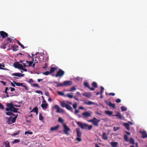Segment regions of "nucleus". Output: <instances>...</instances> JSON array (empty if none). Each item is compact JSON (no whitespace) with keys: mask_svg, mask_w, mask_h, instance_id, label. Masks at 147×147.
<instances>
[{"mask_svg":"<svg viewBox=\"0 0 147 147\" xmlns=\"http://www.w3.org/2000/svg\"><path fill=\"white\" fill-rule=\"evenodd\" d=\"M76 90V88L74 86L72 87L70 89L69 91L70 92H73L74 91H75Z\"/></svg>","mask_w":147,"mask_h":147,"instance_id":"nucleus-43","label":"nucleus"},{"mask_svg":"<svg viewBox=\"0 0 147 147\" xmlns=\"http://www.w3.org/2000/svg\"><path fill=\"white\" fill-rule=\"evenodd\" d=\"M12 107V108H11L12 111H12L14 113H18V110H19L18 109L16 108L13 107Z\"/></svg>","mask_w":147,"mask_h":147,"instance_id":"nucleus-24","label":"nucleus"},{"mask_svg":"<svg viewBox=\"0 0 147 147\" xmlns=\"http://www.w3.org/2000/svg\"><path fill=\"white\" fill-rule=\"evenodd\" d=\"M8 90V88L7 87H6L5 88V92L6 94V96L7 97H9V96L8 95V94L7 91Z\"/></svg>","mask_w":147,"mask_h":147,"instance_id":"nucleus-31","label":"nucleus"},{"mask_svg":"<svg viewBox=\"0 0 147 147\" xmlns=\"http://www.w3.org/2000/svg\"><path fill=\"white\" fill-rule=\"evenodd\" d=\"M18 116V114H17L12 119H11L12 117L10 116L9 117L7 121V123L8 124L11 125L12 123H15L16 121V119L17 118Z\"/></svg>","mask_w":147,"mask_h":147,"instance_id":"nucleus-3","label":"nucleus"},{"mask_svg":"<svg viewBox=\"0 0 147 147\" xmlns=\"http://www.w3.org/2000/svg\"><path fill=\"white\" fill-rule=\"evenodd\" d=\"M44 119V117L42 116L41 114L40 113L39 115V119L40 120H42Z\"/></svg>","mask_w":147,"mask_h":147,"instance_id":"nucleus-51","label":"nucleus"},{"mask_svg":"<svg viewBox=\"0 0 147 147\" xmlns=\"http://www.w3.org/2000/svg\"><path fill=\"white\" fill-rule=\"evenodd\" d=\"M83 117L85 118L90 117L91 116V113L88 112H86L82 113Z\"/></svg>","mask_w":147,"mask_h":147,"instance_id":"nucleus-7","label":"nucleus"},{"mask_svg":"<svg viewBox=\"0 0 147 147\" xmlns=\"http://www.w3.org/2000/svg\"><path fill=\"white\" fill-rule=\"evenodd\" d=\"M104 87H103L102 86H101V91L100 92V94L101 95H102V91L104 90Z\"/></svg>","mask_w":147,"mask_h":147,"instance_id":"nucleus-57","label":"nucleus"},{"mask_svg":"<svg viewBox=\"0 0 147 147\" xmlns=\"http://www.w3.org/2000/svg\"><path fill=\"white\" fill-rule=\"evenodd\" d=\"M55 108L57 109V110L56 112L57 113H60V112L61 109H60L59 106L57 105H55L54 106Z\"/></svg>","mask_w":147,"mask_h":147,"instance_id":"nucleus-22","label":"nucleus"},{"mask_svg":"<svg viewBox=\"0 0 147 147\" xmlns=\"http://www.w3.org/2000/svg\"><path fill=\"white\" fill-rule=\"evenodd\" d=\"M64 86V82L63 83H61L59 82L58 84L56 86V87H58L59 86Z\"/></svg>","mask_w":147,"mask_h":147,"instance_id":"nucleus-40","label":"nucleus"},{"mask_svg":"<svg viewBox=\"0 0 147 147\" xmlns=\"http://www.w3.org/2000/svg\"><path fill=\"white\" fill-rule=\"evenodd\" d=\"M9 105H11L10 103H7V107L5 109V111H12V110L11 109V108H12V107H10L9 106Z\"/></svg>","mask_w":147,"mask_h":147,"instance_id":"nucleus-18","label":"nucleus"},{"mask_svg":"<svg viewBox=\"0 0 147 147\" xmlns=\"http://www.w3.org/2000/svg\"><path fill=\"white\" fill-rule=\"evenodd\" d=\"M108 95L109 96H114L115 95V94L114 93H110L108 94Z\"/></svg>","mask_w":147,"mask_h":147,"instance_id":"nucleus-63","label":"nucleus"},{"mask_svg":"<svg viewBox=\"0 0 147 147\" xmlns=\"http://www.w3.org/2000/svg\"><path fill=\"white\" fill-rule=\"evenodd\" d=\"M4 107L3 105H2L0 102V109H4Z\"/></svg>","mask_w":147,"mask_h":147,"instance_id":"nucleus-59","label":"nucleus"},{"mask_svg":"<svg viewBox=\"0 0 147 147\" xmlns=\"http://www.w3.org/2000/svg\"><path fill=\"white\" fill-rule=\"evenodd\" d=\"M72 94H73V93H67V95L65 96V97H68L70 98H72L73 97Z\"/></svg>","mask_w":147,"mask_h":147,"instance_id":"nucleus-20","label":"nucleus"},{"mask_svg":"<svg viewBox=\"0 0 147 147\" xmlns=\"http://www.w3.org/2000/svg\"><path fill=\"white\" fill-rule=\"evenodd\" d=\"M92 86L95 88H98L97 84L95 82H93L92 83Z\"/></svg>","mask_w":147,"mask_h":147,"instance_id":"nucleus-29","label":"nucleus"},{"mask_svg":"<svg viewBox=\"0 0 147 147\" xmlns=\"http://www.w3.org/2000/svg\"><path fill=\"white\" fill-rule=\"evenodd\" d=\"M126 127V129L128 131L130 130L129 125L128 123H124L123 124Z\"/></svg>","mask_w":147,"mask_h":147,"instance_id":"nucleus-21","label":"nucleus"},{"mask_svg":"<svg viewBox=\"0 0 147 147\" xmlns=\"http://www.w3.org/2000/svg\"><path fill=\"white\" fill-rule=\"evenodd\" d=\"M28 82L29 83H32L33 82V80L32 79H30L29 80Z\"/></svg>","mask_w":147,"mask_h":147,"instance_id":"nucleus-62","label":"nucleus"},{"mask_svg":"<svg viewBox=\"0 0 147 147\" xmlns=\"http://www.w3.org/2000/svg\"><path fill=\"white\" fill-rule=\"evenodd\" d=\"M63 131L64 133L67 136L69 135V131H70V128L65 124H63Z\"/></svg>","mask_w":147,"mask_h":147,"instance_id":"nucleus-5","label":"nucleus"},{"mask_svg":"<svg viewBox=\"0 0 147 147\" xmlns=\"http://www.w3.org/2000/svg\"><path fill=\"white\" fill-rule=\"evenodd\" d=\"M0 34L3 38H5L8 36V34L3 31H0Z\"/></svg>","mask_w":147,"mask_h":147,"instance_id":"nucleus-10","label":"nucleus"},{"mask_svg":"<svg viewBox=\"0 0 147 147\" xmlns=\"http://www.w3.org/2000/svg\"><path fill=\"white\" fill-rule=\"evenodd\" d=\"M11 105H9V106L11 107H20V105H19L18 106L17 105H13L12 103H10Z\"/></svg>","mask_w":147,"mask_h":147,"instance_id":"nucleus-42","label":"nucleus"},{"mask_svg":"<svg viewBox=\"0 0 147 147\" xmlns=\"http://www.w3.org/2000/svg\"><path fill=\"white\" fill-rule=\"evenodd\" d=\"M65 72L63 70L61 69H59L57 71L56 74L55 75V76L56 77H59L60 78L62 77L65 74Z\"/></svg>","mask_w":147,"mask_h":147,"instance_id":"nucleus-6","label":"nucleus"},{"mask_svg":"<svg viewBox=\"0 0 147 147\" xmlns=\"http://www.w3.org/2000/svg\"><path fill=\"white\" fill-rule=\"evenodd\" d=\"M34 112V113H35L37 115L38 113V109L37 107H34L32 109V110L30 111V112Z\"/></svg>","mask_w":147,"mask_h":147,"instance_id":"nucleus-19","label":"nucleus"},{"mask_svg":"<svg viewBox=\"0 0 147 147\" xmlns=\"http://www.w3.org/2000/svg\"><path fill=\"white\" fill-rule=\"evenodd\" d=\"M121 110L122 111H126L127 110V108L123 106L121 107Z\"/></svg>","mask_w":147,"mask_h":147,"instance_id":"nucleus-38","label":"nucleus"},{"mask_svg":"<svg viewBox=\"0 0 147 147\" xmlns=\"http://www.w3.org/2000/svg\"><path fill=\"white\" fill-rule=\"evenodd\" d=\"M73 83L71 81H64V86H68L72 85Z\"/></svg>","mask_w":147,"mask_h":147,"instance_id":"nucleus-8","label":"nucleus"},{"mask_svg":"<svg viewBox=\"0 0 147 147\" xmlns=\"http://www.w3.org/2000/svg\"><path fill=\"white\" fill-rule=\"evenodd\" d=\"M57 68L55 67H51L50 69V72L51 74L53 73H54L55 70H56Z\"/></svg>","mask_w":147,"mask_h":147,"instance_id":"nucleus-27","label":"nucleus"},{"mask_svg":"<svg viewBox=\"0 0 147 147\" xmlns=\"http://www.w3.org/2000/svg\"><path fill=\"white\" fill-rule=\"evenodd\" d=\"M48 105L47 103H42L41 105V107L42 109H46Z\"/></svg>","mask_w":147,"mask_h":147,"instance_id":"nucleus-26","label":"nucleus"},{"mask_svg":"<svg viewBox=\"0 0 147 147\" xmlns=\"http://www.w3.org/2000/svg\"><path fill=\"white\" fill-rule=\"evenodd\" d=\"M116 113L117 114L116 115H113L112 116L117 117L118 118L121 119H123L124 118V117L121 115L120 113L119 112H117Z\"/></svg>","mask_w":147,"mask_h":147,"instance_id":"nucleus-11","label":"nucleus"},{"mask_svg":"<svg viewBox=\"0 0 147 147\" xmlns=\"http://www.w3.org/2000/svg\"><path fill=\"white\" fill-rule=\"evenodd\" d=\"M113 129H114V131H116L119 129V127H113Z\"/></svg>","mask_w":147,"mask_h":147,"instance_id":"nucleus-56","label":"nucleus"},{"mask_svg":"<svg viewBox=\"0 0 147 147\" xmlns=\"http://www.w3.org/2000/svg\"><path fill=\"white\" fill-rule=\"evenodd\" d=\"M26 62H27L29 64L28 66L30 67L31 66V65L33 63V61H28L27 60L26 61Z\"/></svg>","mask_w":147,"mask_h":147,"instance_id":"nucleus-41","label":"nucleus"},{"mask_svg":"<svg viewBox=\"0 0 147 147\" xmlns=\"http://www.w3.org/2000/svg\"><path fill=\"white\" fill-rule=\"evenodd\" d=\"M124 139L125 141H128L129 139L127 135H125L124 136Z\"/></svg>","mask_w":147,"mask_h":147,"instance_id":"nucleus-44","label":"nucleus"},{"mask_svg":"<svg viewBox=\"0 0 147 147\" xmlns=\"http://www.w3.org/2000/svg\"><path fill=\"white\" fill-rule=\"evenodd\" d=\"M57 93H58V94L59 95H61V96H65V94H64V93L61 92L59 91H58L57 92Z\"/></svg>","mask_w":147,"mask_h":147,"instance_id":"nucleus-39","label":"nucleus"},{"mask_svg":"<svg viewBox=\"0 0 147 147\" xmlns=\"http://www.w3.org/2000/svg\"><path fill=\"white\" fill-rule=\"evenodd\" d=\"M5 147H10L9 142L7 141L5 142L4 143Z\"/></svg>","mask_w":147,"mask_h":147,"instance_id":"nucleus-35","label":"nucleus"},{"mask_svg":"<svg viewBox=\"0 0 147 147\" xmlns=\"http://www.w3.org/2000/svg\"><path fill=\"white\" fill-rule=\"evenodd\" d=\"M61 105L63 107H65L66 108L71 111H73L72 107L69 105L67 104L65 102H60Z\"/></svg>","mask_w":147,"mask_h":147,"instance_id":"nucleus-4","label":"nucleus"},{"mask_svg":"<svg viewBox=\"0 0 147 147\" xmlns=\"http://www.w3.org/2000/svg\"><path fill=\"white\" fill-rule=\"evenodd\" d=\"M12 48H13V51H16L18 50V49H16V46H13L11 47Z\"/></svg>","mask_w":147,"mask_h":147,"instance_id":"nucleus-55","label":"nucleus"},{"mask_svg":"<svg viewBox=\"0 0 147 147\" xmlns=\"http://www.w3.org/2000/svg\"><path fill=\"white\" fill-rule=\"evenodd\" d=\"M140 133L142 134V138L144 139L147 138V134L146 131H140Z\"/></svg>","mask_w":147,"mask_h":147,"instance_id":"nucleus-9","label":"nucleus"},{"mask_svg":"<svg viewBox=\"0 0 147 147\" xmlns=\"http://www.w3.org/2000/svg\"><path fill=\"white\" fill-rule=\"evenodd\" d=\"M116 102L118 103H119L121 102V100L119 98H117L116 100Z\"/></svg>","mask_w":147,"mask_h":147,"instance_id":"nucleus-61","label":"nucleus"},{"mask_svg":"<svg viewBox=\"0 0 147 147\" xmlns=\"http://www.w3.org/2000/svg\"><path fill=\"white\" fill-rule=\"evenodd\" d=\"M115 105L114 104L112 103L111 102V103H110V105L109 106L110 107H112L113 109H115Z\"/></svg>","mask_w":147,"mask_h":147,"instance_id":"nucleus-46","label":"nucleus"},{"mask_svg":"<svg viewBox=\"0 0 147 147\" xmlns=\"http://www.w3.org/2000/svg\"><path fill=\"white\" fill-rule=\"evenodd\" d=\"M105 103H106V104L107 105H108L109 106L110 105V103H111V102H110V101H107V100L105 101Z\"/></svg>","mask_w":147,"mask_h":147,"instance_id":"nucleus-64","label":"nucleus"},{"mask_svg":"<svg viewBox=\"0 0 147 147\" xmlns=\"http://www.w3.org/2000/svg\"><path fill=\"white\" fill-rule=\"evenodd\" d=\"M23 67V66H22V65L19 63L18 65V68L21 69Z\"/></svg>","mask_w":147,"mask_h":147,"instance_id":"nucleus-54","label":"nucleus"},{"mask_svg":"<svg viewBox=\"0 0 147 147\" xmlns=\"http://www.w3.org/2000/svg\"><path fill=\"white\" fill-rule=\"evenodd\" d=\"M17 43L23 49H24L25 48L24 46L22 45L20 42L18 40H17Z\"/></svg>","mask_w":147,"mask_h":147,"instance_id":"nucleus-33","label":"nucleus"},{"mask_svg":"<svg viewBox=\"0 0 147 147\" xmlns=\"http://www.w3.org/2000/svg\"><path fill=\"white\" fill-rule=\"evenodd\" d=\"M84 86L86 87H87L88 88H89L90 85L87 82H84Z\"/></svg>","mask_w":147,"mask_h":147,"instance_id":"nucleus-36","label":"nucleus"},{"mask_svg":"<svg viewBox=\"0 0 147 147\" xmlns=\"http://www.w3.org/2000/svg\"><path fill=\"white\" fill-rule=\"evenodd\" d=\"M32 86L35 87H38V88H40V87L38 85V84H37L35 83L33 84L32 85Z\"/></svg>","mask_w":147,"mask_h":147,"instance_id":"nucleus-45","label":"nucleus"},{"mask_svg":"<svg viewBox=\"0 0 147 147\" xmlns=\"http://www.w3.org/2000/svg\"><path fill=\"white\" fill-rule=\"evenodd\" d=\"M78 126L82 129H87L89 130H90L93 128V126L92 125H89L86 123H82L81 122L78 121L77 123Z\"/></svg>","mask_w":147,"mask_h":147,"instance_id":"nucleus-1","label":"nucleus"},{"mask_svg":"<svg viewBox=\"0 0 147 147\" xmlns=\"http://www.w3.org/2000/svg\"><path fill=\"white\" fill-rule=\"evenodd\" d=\"M76 140L78 141L79 142H80L82 141V140L81 138V137H77L76 138Z\"/></svg>","mask_w":147,"mask_h":147,"instance_id":"nucleus-52","label":"nucleus"},{"mask_svg":"<svg viewBox=\"0 0 147 147\" xmlns=\"http://www.w3.org/2000/svg\"><path fill=\"white\" fill-rule=\"evenodd\" d=\"M76 131L77 133V136L78 137H81L82 133L79 128L76 129Z\"/></svg>","mask_w":147,"mask_h":147,"instance_id":"nucleus-12","label":"nucleus"},{"mask_svg":"<svg viewBox=\"0 0 147 147\" xmlns=\"http://www.w3.org/2000/svg\"><path fill=\"white\" fill-rule=\"evenodd\" d=\"M58 121L60 123H61L63 124V125L64 122V120L61 117H59L58 119Z\"/></svg>","mask_w":147,"mask_h":147,"instance_id":"nucleus-32","label":"nucleus"},{"mask_svg":"<svg viewBox=\"0 0 147 147\" xmlns=\"http://www.w3.org/2000/svg\"><path fill=\"white\" fill-rule=\"evenodd\" d=\"M12 75L18 76V77H24L25 75L23 74H22L21 73H17L13 74Z\"/></svg>","mask_w":147,"mask_h":147,"instance_id":"nucleus-13","label":"nucleus"},{"mask_svg":"<svg viewBox=\"0 0 147 147\" xmlns=\"http://www.w3.org/2000/svg\"><path fill=\"white\" fill-rule=\"evenodd\" d=\"M82 95L88 97H89L92 96V94L90 92H85L83 93Z\"/></svg>","mask_w":147,"mask_h":147,"instance_id":"nucleus-14","label":"nucleus"},{"mask_svg":"<svg viewBox=\"0 0 147 147\" xmlns=\"http://www.w3.org/2000/svg\"><path fill=\"white\" fill-rule=\"evenodd\" d=\"M35 92L36 93H38V94H40V93L42 95V92L40 91V90H36V91H35Z\"/></svg>","mask_w":147,"mask_h":147,"instance_id":"nucleus-58","label":"nucleus"},{"mask_svg":"<svg viewBox=\"0 0 147 147\" xmlns=\"http://www.w3.org/2000/svg\"><path fill=\"white\" fill-rule=\"evenodd\" d=\"M19 63L18 62H15L14 64L13 65L16 68H18V65L19 64Z\"/></svg>","mask_w":147,"mask_h":147,"instance_id":"nucleus-37","label":"nucleus"},{"mask_svg":"<svg viewBox=\"0 0 147 147\" xmlns=\"http://www.w3.org/2000/svg\"><path fill=\"white\" fill-rule=\"evenodd\" d=\"M84 103L85 104L88 105H95V103L94 102H93L91 101H89L88 102H85Z\"/></svg>","mask_w":147,"mask_h":147,"instance_id":"nucleus-25","label":"nucleus"},{"mask_svg":"<svg viewBox=\"0 0 147 147\" xmlns=\"http://www.w3.org/2000/svg\"><path fill=\"white\" fill-rule=\"evenodd\" d=\"M7 41H9V42H12V39L8 37V38H7Z\"/></svg>","mask_w":147,"mask_h":147,"instance_id":"nucleus-60","label":"nucleus"},{"mask_svg":"<svg viewBox=\"0 0 147 147\" xmlns=\"http://www.w3.org/2000/svg\"><path fill=\"white\" fill-rule=\"evenodd\" d=\"M20 131H19V130H18V131H17L16 133H15L14 134H12V136H16V135H17L18 134H20Z\"/></svg>","mask_w":147,"mask_h":147,"instance_id":"nucleus-48","label":"nucleus"},{"mask_svg":"<svg viewBox=\"0 0 147 147\" xmlns=\"http://www.w3.org/2000/svg\"><path fill=\"white\" fill-rule=\"evenodd\" d=\"M113 112V111H106L105 112V113L108 115H113L112 114Z\"/></svg>","mask_w":147,"mask_h":147,"instance_id":"nucleus-23","label":"nucleus"},{"mask_svg":"<svg viewBox=\"0 0 147 147\" xmlns=\"http://www.w3.org/2000/svg\"><path fill=\"white\" fill-rule=\"evenodd\" d=\"M108 135L105 132H103L102 136V138L104 140H107L108 138Z\"/></svg>","mask_w":147,"mask_h":147,"instance_id":"nucleus-16","label":"nucleus"},{"mask_svg":"<svg viewBox=\"0 0 147 147\" xmlns=\"http://www.w3.org/2000/svg\"><path fill=\"white\" fill-rule=\"evenodd\" d=\"M14 82L17 86H21L23 87V86L24 85H23V83H21L19 82Z\"/></svg>","mask_w":147,"mask_h":147,"instance_id":"nucleus-30","label":"nucleus"},{"mask_svg":"<svg viewBox=\"0 0 147 147\" xmlns=\"http://www.w3.org/2000/svg\"><path fill=\"white\" fill-rule=\"evenodd\" d=\"M20 140L18 139H15L13 142V143H18L20 142Z\"/></svg>","mask_w":147,"mask_h":147,"instance_id":"nucleus-53","label":"nucleus"},{"mask_svg":"<svg viewBox=\"0 0 147 147\" xmlns=\"http://www.w3.org/2000/svg\"><path fill=\"white\" fill-rule=\"evenodd\" d=\"M129 142L130 144H134L135 143L134 141L133 138H130L129 139Z\"/></svg>","mask_w":147,"mask_h":147,"instance_id":"nucleus-34","label":"nucleus"},{"mask_svg":"<svg viewBox=\"0 0 147 147\" xmlns=\"http://www.w3.org/2000/svg\"><path fill=\"white\" fill-rule=\"evenodd\" d=\"M77 104L76 102H75L74 103L73 105V107L74 108L76 109V108L77 107Z\"/></svg>","mask_w":147,"mask_h":147,"instance_id":"nucleus-49","label":"nucleus"},{"mask_svg":"<svg viewBox=\"0 0 147 147\" xmlns=\"http://www.w3.org/2000/svg\"><path fill=\"white\" fill-rule=\"evenodd\" d=\"M12 111H10L6 112V114L7 115L10 116V115H13V116H15V115L12 112Z\"/></svg>","mask_w":147,"mask_h":147,"instance_id":"nucleus-28","label":"nucleus"},{"mask_svg":"<svg viewBox=\"0 0 147 147\" xmlns=\"http://www.w3.org/2000/svg\"><path fill=\"white\" fill-rule=\"evenodd\" d=\"M42 74L45 75H47L51 74L50 71H47L42 73Z\"/></svg>","mask_w":147,"mask_h":147,"instance_id":"nucleus-47","label":"nucleus"},{"mask_svg":"<svg viewBox=\"0 0 147 147\" xmlns=\"http://www.w3.org/2000/svg\"><path fill=\"white\" fill-rule=\"evenodd\" d=\"M59 125H57L55 127H51V130L52 131L56 130L59 128Z\"/></svg>","mask_w":147,"mask_h":147,"instance_id":"nucleus-17","label":"nucleus"},{"mask_svg":"<svg viewBox=\"0 0 147 147\" xmlns=\"http://www.w3.org/2000/svg\"><path fill=\"white\" fill-rule=\"evenodd\" d=\"M112 147H117L118 142H112L110 143Z\"/></svg>","mask_w":147,"mask_h":147,"instance_id":"nucleus-15","label":"nucleus"},{"mask_svg":"<svg viewBox=\"0 0 147 147\" xmlns=\"http://www.w3.org/2000/svg\"><path fill=\"white\" fill-rule=\"evenodd\" d=\"M33 134L32 132L31 131H26L25 132V134L26 135L27 134Z\"/></svg>","mask_w":147,"mask_h":147,"instance_id":"nucleus-50","label":"nucleus"},{"mask_svg":"<svg viewBox=\"0 0 147 147\" xmlns=\"http://www.w3.org/2000/svg\"><path fill=\"white\" fill-rule=\"evenodd\" d=\"M100 120L94 117L93 119L91 120H89L88 121L89 122H91L92 124L96 127H98L99 125V123L100 121Z\"/></svg>","mask_w":147,"mask_h":147,"instance_id":"nucleus-2","label":"nucleus"}]
</instances>
